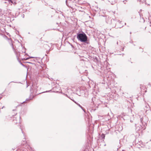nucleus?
Segmentation results:
<instances>
[{
    "label": "nucleus",
    "mask_w": 151,
    "mask_h": 151,
    "mask_svg": "<svg viewBox=\"0 0 151 151\" xmlns=\"http://www.w3.org/2000/svg\"><path fill=\"white\" fill-rule=\"evenodd\" d=\"M21 130L22 131V129H21Z\"/></svg>",
    "instance_id": "obj_32"
},
{
    "label": "nucleus",
    "mask_w": 151,
    "mask_h": 151,
    "mask_svg": "<svg viewBox=\"0 0 151 151\" xmlns=\"http://www.w3.org/2000/svg\"><path fill=\"white\" fill-rule=\"evenodd\" d=\"M78 4H83V3H81V2H80V0H78Z\"/></svg>",
    "instance_id": "obj_17"
},
{
    "label": "nucleus",
    "mask_w": 151,
    "mask_h": 151,
    "mask_svg": "<svg viewBox=\"0 0 151 151\" xmlns=\"http://www.w3.org/2000/svg\"><path fill=\"white\" fill-rule=\"evenodd\" d=\"M127 1H123V2L124 4H126Z\"/></svg>",
    "instance_id": "obj_21"
},
{
    "label": "nucleus",
    "mask_w": 151,
    "mask_h": 151,
    "mask_svg": "<svg viewBox=\"0 0 151 151\" xmlns=\"http://www.w3.org/2000/svg\"><path fill=\"white\" fill-rule=\"evenodd\" d=\"M51 91V90H50V91H46V92H50Z\"/></svg>",
    "instance_id": "obj_22"
},
{
    "label": "nucleus",
    "mask_w": 151,
    "mask_h": 151,
    "mask_svg": "<svg viewBox=\"0 0 151 151\" xmlns=\"http://www.w3.org/2000/svg\"><path fill=\"white\" fill-rule=\"evenodd\" d=\"M138 1H139L140 2L142 3H145V0H137Z\"/></svg>",
    "instance_id": "obj_16"
},
{
    "label": "nucleus",
    "mask_w": 151,
    "mask_h": 151,
    "mask_svg": "<svg viewBox=\"0 0 151 151\" xmlns=\"http://www.w3.org/2000/svg\"><path fill=\"white\" fill-rule=\"evenodd\" d=\"M71 100L73 101L76 104H77L78 106H79L82 110H84V109H83V107L79 104L76 102V101H75L74 100L72 99H71L70 97H68Z\"/></svg>",
    "instance_id": "obj_7"
},
{
    "label": "nucleus",
    "mask_w": 151,
    "mask_h": 151,
    "mask_svg": "<svg viewBox=\"0 0 151 151\" xmlns=\"http://www.w3.org/2000/svg\"><path fill=\"white\" fill-rule=\"evenodd\" d=\"M8 1L9 3H11L14 4H16V2H14V1H12V0H9Z\"/></svg>",
    "instance_id": "obj_15"
},
{
    "label": "nucleus",
    "mask_w": 151,
    "mask_h": 151,
    "mask_svg": "<svg viewBox=\"0 0 151 151\" xmlns=\"http://www.w3.org/2000/svg\"><path fill=\"white\" fill-rule=\"evenodd\" d=\"M33 98V97H32V98H31V97L30 98H29V99H27L26 100V101H24L23 102H27L28 101H29L30 100L32 99Z\"/></svg>",
    "instance_id": "obj_14"
},
{
    "label": "nucleus",
    "mask_w": 151,
    "mask_h": 151,
    "mask_svg": "<svg viewBox=\"0 0 151 151\" xmlns=\"http://www.w3.org/2000/svg\"><path fill=\"white\" fill-rule=\"evenodd\" d=\"M77 38L78 40L81 42H84L87 44L89 43L88 42V37L83 32H78L77 34Z\"/></svg>",
    "instance_id": "obj_1"
},
{
    "label": "nucleus",
    "mask_w": 151,
    "mask_h": 151,
    "mask_svg": "<svg viewBox=\"0 0 151 151\" xmlns=\"http://www.w3.org/2000/svg\"><path fill=\"white\" fill-rule=\"evenodd\" d=\"M34 58V57H29V58H27L26 59V60H27L29 59V58Z\"/></svg>",
    "instance_id": "obj_18"
},
{
    "label": "nucleus",
    "mask_w": 151,
    "mask_h": 151,
    "mask_svg": "<svg viewBox=\"0 0 151 151\" xmlns=\"http://www.w3.org/2000/svg\"><path fill=\"white\" fill-rule=\"evenodd\" d=\"M124 47H123L121 50H120L121 51H124Z\"/></svg>",
    "instance_id": "obj_19"
},
{
    "label": "nucleus",
    "mask_w": 151,
    "mask_h": 151,
    "mask_svg": "<svg viewBox=\"0 0 151 151\" xmlns=\"http://www.w3.org/2000/svg\"><path fill=\"white\" fill-rule=\"evenodd\" d=\"M24 17V15H23V17Z\"/></svg>",
    "instance_id": "obj_28"
},
{
    "label": "nucleus",
    "mask_w": 151,
    "mask_h": 151,
    "mask_svg": "<svg viewBox=\"0 0 151 151\" xmlns=\"http://www.w3.org/2000/svg\"><path fill=\"white\" fill-rule=\"evenodd\" d=\"M146 2V4L147 5H150L151 4V0H145V3Z\"/></svg>",
    "instance_id": "obj_9"
},
{
    "label": "nucleus",
    "mask_w": 151,
    "mask_h": 151,
    "mask_svg": "<svg viewBox=\"0 0 151 151\" xmlns=\"http://www.w3.org/2000/svg\"><path fill=\"white\" fill-rule=\"evenodd\" d=\"M40 73L42 75V76L43 77H45V73H44V70H42L40 72Z\"/></svg>",
    "instance_id": "obj_10"
},
{
    "label": "nucleus",
    "mask_w": 151,
    "mask_h": 151,
    "mask_svg": "<svg viewBox=\"0 0 151 151\" xmlns=\"http://www.w3.org/2000/svg\"><path fill=\"white\" fill-rule=\"evenodd\" d=\"M2 98V95L1 94H0V99Z\"/></svg>",
    "instance_id": "obj_23"
},
{
    "label": "nucleus",
    "mask_w": 151,
    "mask_h": 151,
    "mask_svg": "<svg viewBox=\"0 0 151 151\" xmlns=\"http://www.w3.org/2000/svg\"><path fill=\"white\" fill-rule=\"evenodd\" d=\"M17 112H15L14 114H13L12 116H13V122L15 124L20 122L21 118L20 116L17 115Z\"/></svg>",
    "instance_id": "obj_3"
},
{
    "label": "nucleus",
    "mask_w": 151,
    "mask_h": 151,
    "mask_svg": "<svg viewBox=\"0 0 151 151\" xmlns=\"http://www.w3.org/2000/svg\"><path fill=\"white\" fill-rule=\"evenodd\" d=\"M135 145H136V147L139 148L140 147H143V146L141 141H139L137 139L136 140Z\"/></svg>",
    "instance_id": "obj_5"
},
{
    "label": "nucleus",
    "mask_w": 151,
    "mask_h": 151,
    "mask_svg": "<svg viewBox=\"0 0 151 151\" xmlns=\"http://www.w3.org/2000/svg\"><path fill=\"white\" fill-rule=\"evenodd\" d=\"M93 98H92V101H93Z\"/></svg>",
    "instance_id": "obj_30"
},
{
    "label": "nucleus",
    "mask_w": 151,
    "mask_h": 151,
    "mask_svg": "<svg viewBox=\"0 0 151 151\" xmlns=\"http://www.w3.org/2000/svg\"><path fill=\"white\" fill-rule=\"evenodd\" d=\"M101 139H103V140H104V139L105 137V134H102L101 135Z\"/></svg>",
    "instance_id": "obj_13"
},
{
    "label": "nucleus",
    "mask_w": 151,
    "mask_h": 151,
    "mask_svg": "<svg viewBox=\"0 0 151 151\" xmlns=\"http://www.w3.org/2000/svg\"><path fill=\"white\" fill-rule=\"evenodd\" d=\"M30 91L31 92V94L32 93H36L37 91V86L33 84L31 87Z\"/></svg>",
    "instance_id": "obj_4"
},
{
    "label": "nucleus",
    "mask_w": 151,
    "mask_h": 151,
    "mask_svg": "<svg viewBox=\"0 0 151 151\" xmlns=\"http://www.w3.org/2000/svg\"><path fill=\"white\" fill-rule=\"evenodd\" d=\"M67 0H66V4H67Z\"/></svg>",
    "instance_id": "obj_25"
},
{
    "label": "nucleus",
    "mask_w": 151,
    "mask_h": 151,
    "mask_svg": "<svg viewBox=\"0 0 151 151\" xmlns=\"http://www.w3.org/2000/svg\"><path fill=\"white\" fill-rule=\"evenodd\" d=\"M21 64L23 65V66H24V65L22 63H21Z\"/></svg>",
    "instance_id": "obj_26"
},
{
    "label": "nucleus",
    "mask_w": 151,
    "mask_h": 151,
    "mask_svg": "<svg viewBox=\"0 0 151 151\" xmlns=\"http://www.w3.org/2000/svg\"><path fill=\"white\" fill-rule=\"evenodd\" d=\"M122 56H123V55H124V54L123 53L122 54Z\"/></svg>",
    "instance_id": "obj_24"
},
{
    "label": "nucleus",
    "mask_w": 151,
    "mask_h": 151,
    "mask_svg": "<svg viewBox=\"0 0 151 151\" xmlns=\"http://www.w3.org/2000/svg\"><path fill=\"white\" fill-rule=\"evenodd\" d=\"M125 24L126 25V23H125Z\"/></svg>",
    "instance_id": "obj_31"
},
{
    "label": "nucleus",
    "mask_w": 151,
    "mask_h": 151,
    "mask_svg": "<svg viewBox=\"0 0 151 151\" xmlns=\"http://www.w3.org/2000/svg\"><path fill=\"white\" fill-rule=\"evenodd\" d=\"M26 139L24 138V140L22 141L21 144L23 145H24L26 144Z\"/></svg>",
    "instance_id": "obj_11"
},
{
    "label": "nucleus",
    "mask_w": 151,
    "mask_h": 151,
    "mask_svg": "<svg viewBox=\"0 0 151 151\" xmlns=\"http://www.w3.org/2000/svg\"><path fill=\"white\" fill-rule=\"evenodd\" d=\"M106 21L107 23L109 24H112L113 23V22L115 21L114 19L112 20L111 18L109 17H108L106 18Z\"/></svg>",
    "instance_id": "obj_6"
},
{
    "label": "nucleus",
    "mask_w": 151,
    "mask_h": 151,
    "mask_svg": "<svg viewBox=\"0 0 151 151\" xmlns=\"http://www.w3.org/2000/svg\"><path fill=\"white\" fill-rule=\"evenodd\" d=\"M22 133L24 134V133H23V131H22Z\"/></svg>",
    "instance_id": "obj_27"
},
{
    "label": "nucleus",
    "mask_w": 151,
    "mask_h": 151,
    "mask_svg": "<svg viewBox=\"0 0 151 151\" xmlns=\"http://www.w3.org/2000/svg\"><path fill=\"white\" fill-rule=\"evenodd\" d=\"M24 17V15H23V17Z\"/></svg>",
    "instance_id": "obj_29"
},
{
    "label": "nucleus",
    "mask_w": 151,
    "mask_h": 151,
    "mask_svg": "<svg viewBox=\"0 0 151 151\" xmlns=\"http://www.w3.org/2000/svg\"><path fill=\"white\" fill-rule=\"evenodd\" d=\"M145 107L147 109H149L150 108V106L147 103L146 101H145Z\"/></svg>",
    "instance_id": "obj_12"
},
{
    "label": "nucleus",
    "mask_w": 151,
    "mask_h": 151,
    "mask_svg": "<svg viewBox=\"0 0 151 151\" xmlns=\"http://www.w3.org/2000/svg\"><path fill=\"white\" fill-rule=\"evenodd\" d=\"M117 44L118 45L120 46L121 47H123V44L121 42L120 40H119V41H117Z\"/></svg>",
    "instance_id": "obj_8"
},
{
    "label": "nucleus",
    "mask_w": 151,
    "mask_h": 151,
    "mask_svg": "<svg viewBox=\"0 0 151 151\" xmlns=\"http://www.w3.org/2000/svg\"><path fill=\"white\" fill-rule=\"evenodd\" d=\"M140 118V121L141 124H140V126L142 128L144 129L146 128L147 123L148 121V119L146 116H144L142 118Z\"/></svg>",
    "instance_id": "obj_2"
},
{
    "label": "nucleus",
    "mask_w": 151,
    "mask_h": 151,
    "mask_svg": "<svg viewBox=\"0 0 151 151\" xmlns=\"http://www.w3.org/2000/svg\"><path fill=\"white\" fill-rule=\"evenodd\" d=\"M13 111H17V110H16V109H14L13 110Z\"/></svg>",
    "instance_id": "obj_20"
}]
</instances>
